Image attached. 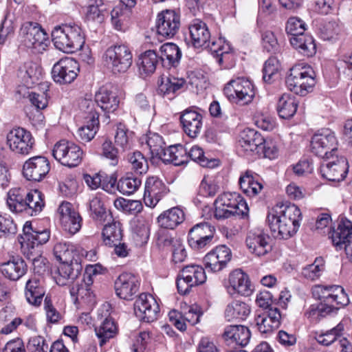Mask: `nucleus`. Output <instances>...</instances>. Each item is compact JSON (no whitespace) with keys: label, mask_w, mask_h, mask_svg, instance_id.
Wrapping results in <instances>:
<instances>
[{"label":"nucleus","mask_w":352,"mask_h":352,"mask_svg":"<svg viewBox=\"0 0 352 352\" xmlns=\"http://www.w3.org/2000/svg\"><path fill=\"white\" fill-rule=\"evenodd\" d=\"M26 194L25 190L20 188H12L9 190L6 203L11 211L17 213L25 212Z\"/></svg>","instance_id":"58836bf2"},{"label":"nucleus","mask_w":352,"mask_h":352,"mask_svg":"<svg viewBox=\"0 0 352 352\" xmlns=\"http://www.w3.org/2000/svg\"><path fill=\"white\" fill-rule=\"evenodd\" d=\"M140 283L131 273H122L115 280L114 288L116 295L121 299L131 300L137 296Z\"/></svg>","instance_id":"a211bd4d"},{"label":"nucleus","mask_w":352,"mask_h":352,"mask_svg":"<svg viewBox=\"0 0 352 352\" xmlns=\"http://www.w3.org/2000/svg\"><path fill=\"white\" fill-rule=\"evenodd\" d=\"M251 312L250 306L241 300H233L229 303L225 310V317L230 322L245 320Z\"/></svg>","instance_id":"f704fd0d"},{"label":"nucleus","mask_w":352,"mask_h":352,"mask_svg":"<svg viewBox=\"0 0 352 352\" xmlns=\"http://www.w3.org/2000/svg\"><path fill=\"white\" fill-rule=\"evenodd\" d=\"M223 93L230 102L239 105L249 104L255 95L252 83L245 78L230 80L225 86Z\"/></svg>","instance_id":"0eeeda50"},{"label":"nucleus","mask_w":352,"mask_h":352,"mask_svg":"<svg viewBox=\"0 0 352 352\" xmlns=\"http://www.w3.org/2000/svg\"><path fill=\"white\" fill-rule=\"evenodd\" d=\"M223 93L230 102L239 105L249 104L255 95L252 83L245 78L230 80L225 86Z\"/></svg>","instance_id":"423d86ee"},{"label":"nucleus","mask_w":352,"mask_h":352,"mask_svg":"<svg viewBox=\"0 0 352 352\" xmlns=\"http://www.w3.org/2000/svg\"><path fill=\"white\" fill-rule=\"evenodd\" d=\"M314 72L310 67L296 65L289 70L285 78L287 88L296 95L304 96L311 91L316 84Z\"/></svg>","instance_id":"7ed1b4c3"},{"label":"nucleus","mask_w":352,"mask_h":352,"mask_svg":"<svg viewBox=\"0 0 352 352\" xmlns=\"http://www.w3.org/2000/svg\"><path fill=\"white\" fill-rule=\"evenodd\" d=\"M160 306L155 298L149 294H141L134 302V313L142 322H152L157 320Z\"/></svg>","instance_id":"ddd939ff"},{"label":"nucleus","mask_w":352,"mask_h":352,"mask_svg":"<svg viewBox=\"0 0 352 352\" xmlns=\"http://www.w3.org/2000/svg\"><path fill=\"white\" fill-rule=\"evenodd\" d=\"M95 98L97 107L105 113L115 111L119 105V100L116 92L108 90L106 87H101L96 92Z\"/></svg>","instance_id":"2f4dec72"},{"label":"nucleus","mask_w":352,"mask_h":352,"mask_svg":"<svg viewBox=\"0 0 352 352\" xmlns=\"http://www.w3.org/2000/svg\"><path fill=\"white\" fill-rule=\"evenodd\" d=\"M298 101L296 98L289 94H283L277 102V112L282 119H289L292 118L298 107Z\"/></svg>","instance_id":"e433bc0d"},{"label":"nucleus","mask_w":352,"mask_h":352,"mask_svg":"<svg viewBox=\"0 0 352 352\" xmlns=\"http://www.w3.org/2000/svg\"><path fill=\"white\" fill-rule=\"evenodd\" d=\"M320 173L328 181H342L348 173V162L344 157H336V160L322 163L320 167Z\"/></svg>","instance_id":"aec40b11"},{"label":"nucleus","mask_w":352,"mask_h":352,"mask_svg":"<svg viewBox=\"0 0 352 352\" xmlns=\"http://www.w3.org/2000/svg\"><path fill=\"white\" fill-rule=\"evenodd\" d=\"M87 281L85 279L81 280V283L78 282L74 285L70 289V294L72 296L75 297L74 303L78 301V298H80L82 300H87L88 302H91L94 298L93 292L91 291L90 286L93 283L91 275H88Z\"/></svg>","instance_id":"37998d69"},{"label":"nucleus","mask_w":352,"mask_h":352,"mask_svg":"<svg viewBox=\"0 0 352 352\" xmlns=\"http://www.w3.org/2000/svg\"><path fill=\"white\" fill-rule=\"evenodd\" d=\"M333 245L337 250H345L346 245L352 243V222L345 219L338 223L336 230L329 233Z\"/></svg>","instance_id":"a878e982"},{"label":"nucleus","mask_w":352,"mask_h":352,"mask_svg":"<svg viewBox=\"0 0 352 352\" xmlns=\"http://www.w3.org/2000/svg\"><path fill=\"white\" fill-rule=\"evenodd\" d=\"M42 76V68L37 63L27 61L18 69L17 76L21 79L25 87H32L38 84Z\"/></svg>","instance_id":"bb28decb"},{"label":"nucleus","mask_w":352,"mask_h":352,"mask_svg":"<svg viewBox=\"0 0 352 352\" xmlns=\"http://www.w3.org/2000/svg\"><path fill=\"white\" fill-rule=\"evenodd\" d=\"M289 42L300 54L311 57L316 53V45L312 36L308 34H298L295 37L290 36Z\"/></svg>","instance_id":"7c9ffc66"},{"label":"nucleus","mask_w":352,"mask_h":352,"mask_svg":"<svg viewBox=\"0 0 352 352\" xmlns=\"http://www.w3.org/2000/svg\"><path fill=\"white\" fill-rule=\"evenodd\" d=\"M160 61L159 54L153 50H146L142 53L137 63L140 74L148 76L153 74Z\"/></svg>","instance_id":"c9c22d12"},{"label":"nucleus","mask_w":352,"mask_h":352,"mask_svg":"<svg viewBox=\"0 0 352 352\" xmlns=\"http://www.w3.org/2000/svg\"><path fill=\"white\" fill-rule=\"evenodd\" d=\"M185 220V214L179 206L173 207L162 212L157 217L161 228L173 230Z\"/></svg>","instance_id":"473e14b6"},{"label":"nucleus","mask_w":352,"mask_h":352,"mask_svg":"<svg viewBox=\"0 0 352 352\" xmlns=\"http://www.w3.org/2000/svg\"><path fill=\"white\" fill-rule=\"evenodd\" d=\"M45 294V281L43 278L33 277L28 280L25 285V297L30 304L39 306Z\"/></svg>","instance_id":"c756f323"},{"label":"nucleus","mask_w":352,"mask_h":352,"mask_svg":"<svg viewBox=\"0 0 352 352\" xmlns=\"http://www.w3.org/2000/svg\"><path fill=\"white\" fill-rule=\"evenodd\" d=\"M105 10L103 0H89L86 17L89 21L102 23Z\"/></svg>","instance_id":"5fc2aeb1"},{"label":"nucleus","mask_w":352,"mask_h":352,"mask_svg":"<svg viewBox=\"0 0 352 352\" xmlns=\"http://www.w3.org/2000/svg\"><path fill=\"white\" fill-rule=\"evenodd\" d=\"M50 238L49 229H38L34 228L30 221H26L23 228V234L19 238L23 254H42V245L45 244Z\"/></svg>","instance_id":"20e7f679"},{"label":"nucleus","mask_w":352,"mask_h":352,"mask_svg":"<svg viewBox=\"0 0 352 352\" xmlns=\"http://www.w3.org/2000/svg\"><path fill=\"white\" fill-rule=\"evenodd\" d=\"M192 43L195 47H209L210 33L205 23L195 19L189 26Z\"/></svg>","instance_id":"c85d7f7f"},{"label":"nucleus","mask_w":352,"mask_h":352,"mask_svg":"<svg viewBox=\"0 0 352 352\" xmlns=\"http://www.w3.org/2000/svg\"><path fill=\"white\" fill-rule=\"evenodd\" d=\"M180 26V16L174 10H166L158 14L156 21L157 32L164 38L173 37Z\"/></svg>","instance_id":"dca6fc26"},{"label":"nucleus","mask_w":352,"mask_h":352,"mask_svg":"<svg viewBox=\"0 0 352 352\" xmlns=\"http://www.w3.org/2000/svg\"><path fill=\"white\" fill-rule=\"evenodd\" d=\"M188 160L190 159L197 162L200 166L207 168H214L218 165V161L216 159H208L204 155V152L201 148L194 146L188 152Z\"/></svg>","instance_id":"3c124183"},{"label":"nucleus","mask_w":352,"mask_h":352,"mask_svg":"<svg viewBox=\"0 0 352 352\" xmlns=\"http://www.w3.org/2000/svg\"><path fill=\"white\" fill-rule=\"evenodd\" d=\"M17 232V227L10 217L0 215V238H8Z\"/></svg>","instance_id":"338daca9"},{"label":"nucleus","mask_w":352,"mask_h":352,"mask_svg":"<svg viewBox=\"0 0 352 352\" xmlns=\"http://www.w3.org/2000/svg\"><path fill=\"white\" fill-rule=\"evenodd\" d=\"M28 260L32 261L34 274L43 276L49 271L50 263L47 259L42 256V254H23Z\"/></svg>","instance_id":"680f3d73"},{"label":"nucleus","mask_w":352,"mask_h":352,"mask_svg":"<svg viewBox=\"0 0 352 352\" xmlns=\"http://www.w3.org/2000/svg\"><path fill=\"white\" fill-rule=\"evenodd\" d=\"M337 285H316L312 289L313 297L320 302L316 306L312 305L309 312V316L317 314L318 317H325L331 314H336L339 307L331 304L332 296H333Z\"/></svg>","instance_id":"6e6552de"},{"label":"nucleus","mask_w":352,"mask_h":352,"mask_svg":"<svg viewBox=\"0 0 352 352\" xmlns=\"http://www.w3.org/2000/svg\"><path fill=\"white\" fill-rule=\"evenodd\" d=\"M324 270V261L322 257H317L314 262L302 269V274L305 278L314 280L320 277Z\"/></svg>","instance_id":"e2e57ef3"},{"label":"nucleus","mask_w":352,"mask_h":352,"mask_svg":"<svg viewBox=\"0 0 352 352\" xmlns=\"http://www.w3.org/2000/svg\"><path fill=\"white\" fill-rule=\"evenodd\" d=\"M67 33L65 32V25L55 27L52 32V41L56 49L65 53L72 54Z\"/></svg>","instance_id":"de8ad7c7"},{"label":"nucleus","mask_w":352,"mask_h":352,"mask_svg":"<svg viewBox=\"0 0 352 352\" xmlns=\"http://www.w3.org/2000/svg\"><path fill=\"white\" fill-rule=\"evenodd\" d=\"M50 165L48 160L41 155L28 160L23 164V175L30 181L40 182L49 173Z\"/></svg>","instance_id":"2eb2a0df"},{"label":"nucleus","mask_w":352,"mask_h":352,"mask_svg":"<svg viewBox=\"0 0 352 352\" xmlns=\"http://www.w3.org/2000/svg\"><path fill=\"white\" fill-rule=\"evenodd\" d=\"M338 141L329 129H322L314 135L311 141V152L320 157L329 159L337 151Z\"/></svg>","instance_id":"9d476101"},{"label":"nucleus","mask_w":352,"mask_h":352,"mask_svg":"<svg viewBox=\"0 0 352 352\" xmlns=\"http://www.w3.org/2000/svg\"><path fill=\"white\" fill-rule=\"evenodd\" d=\"M89 210L91 211V217L94 220L102 223L113 221L111 211L107 209L102 200L98 197L90 201Z\"/></svg>","instance_id":"4c0bfd02"},{"label":"nucleus","mask_w":352,"mask_h":352,"mask_svg":"<svg viewBox=\"0 0 352 352\" xmlns=\"http://www.w3.org/2000/svg\"><path fill=\"white\" fill-rule=\"evenodd\" d=\"M79 72V64L74 58L66 57L55 63L52 69V77L60 85L70 84L74 81Z\"/></svg>","instance_id":"f8f14e48"},{"label":"nucleus","mask_w":352,"mask_h":352,"mask_svg":"<svg viewBox=\"0 0 352 352\" xmlns=\"http://www.w3.org/2000/svg\"><path fill=\"white\" fill-rule=\"evenodd\" d=\"M270 240V236L263 232H249L245 243L252 254L261 256L272 251V247L269 243Z\"/></svg>","instance_id":"393cba45"},{"label":"nucleus","mask_w":352,"mask_h":352,"mask_svg":"<svg viewBox=\"0 0 352 352\" xmlns=\"http://www.w3.org/2000/svg\"><path fill=\"white\" fill-rule=\"evenodd\" d=\"M114 205L118 209H121L123 212L133 215L137 214L143 209L140 201L129 200L124 198L117 199L114 201Z\"/></svg>","instance_id":"bf43d9fd"},{"label":"nucleus","mask_w":352,"mask_h":352,"mask_svg":"<svg viewBox=\"0 0 352 352\" xmlns=\"http://www.w3.org/2000/svg\"><path fill=\"white\" fill-rule=\"evenodd\" d=\"M226 207L232 210L235 216L238 215L242 217L247 216L249 210L248 204L243 198L235 192L234 193V197L232 198L228 206Z\"/></svg>","instance_id":"0e129e2a"},{"label":"nucleus","mask_w":352,"mask_h":352,"mask_svg":"<svg viewBox=\"0 0 352 352\" xmlns=\"http://www.w3.org/2000/svg\"><path fill=\"white\" fill-rule=\"evenodd\" d=\"M239 184L241 189L247 196L252 197L258 195L263 188V185L255 180L253 173L247 170L239 178Z\"/></svg>","instance_id":"a19ab883"},{"label":"nucleus","mask_w":352,"mask_h":352,"mask_svg":"<svg viewBox=\"0 0 352 352\" xmlns=\"http://www.w3.org/2000/svg\"><path fill=\"white\" fill-rule=\"evenodd\" d=\"M228 283V292L231 295L237 293L248 296L252 294V289L249 276L240 269L235 270L230 274Z\"/></svg>","instance_id":"5701e85b"},{"label":"nucleus","mask_w":352,"mask_h":352,"mask_svg":"<svg viewBox=\"0 0 352 352\" xmlns=\"http://www.w3.org/2000/svg\"><path fill=\"white\" fill-rule=\"evenodd\" d=\"M19 38L22 45L36 52L45 50L49 41L48 35L36 22H24L19 30Z\"/></svg>","instance_id":"39448f33"},{"label":"nucleus","mask_w":352,"mask_h":352,"mask_svg":"<svg viewBox=\"0 0 352 352\" xmlns=\"http://www.w3.org/2000/svg\"><path fill=\"white\" fill-rule=\"evenodd\" d=\"M28 266L24 259L19 256H12L0 264V271L3 276L10 280H17L27 272Z\"/></svg>","instance_id":"b1692460"},{"label":"nucleus","mask_w":352,"mask_h":352,"mask_svg":"<svg viewBox=\"0 0 352 352\" xmlns=\"http://www.w3.org/2000/svg\"><path fill=\"white\" fill-rule=\"evenodd\" d=\"M7 144L13 152L28 155L33 148L34 139L29 131L18 127L8 133Z\"/></svg>","instance_id":"4468645a"},{"label":"nucleus","mask_w":352,"mask_h":352,"mask_svg":"<svg viewBox=\"0 0 352 352\" xmlns=\"http://www.w3.org/2000/svg\"><path fill=\"white\" fill-rule=\"evenodd\" d=\"M166 192V186L162 180L157 177H149L144 188V201L146 206L155 207Z\"/></svg>","instance_id":"4be33fe9"},{"label":"nucleus","mask_w":352,"mask_h":352,"mask_svg":"<svg viewBox=\"0 0 352 352\" xmlns=\"http://www.w3.org/2000/svg\"><path fill=\"white\" fill-rule=\"evenodd\" d=\"M203 116L193 107L185 109L181 113L179 120L184 131L190 138H195L202 129Z\"/></svg>","instance_id":"412c9836"},{"label":"nucleus","mask_w":352,"mask_h":352,"mask_svg":"<svg viewBox=\"0 0 352 352\" xmlns=\"http://www.w3.org/2000/svg\"><path fill=\"white\" fill-rule=\"evenodd\" d=\"M62 226L65 231H67L72 234L78 232L82 224V218L79 213H73V216L69 217H65L61 221Z\"/></svg>","instance_id":"774afa93"},{"label":"nucleus","mask_w":352,"mask_h":352,"mask_svg":"<svg viewBox=\"0 0 352 352\" xmlns=\"http://www.w3.org/2000/svg\"><path fill=\"white\" fill-rule=\"evenodd\" d=\"M42 197L43 195L41 192L38 190L27 192L25 196L26 206H25V212L31 216L36 215L40 212L45 205Z\"/></svg>","instance_id":"c03bdc74"},{"label":"nucleus","mask_w":352,"mask_h":352,"mask_svg":"<svg viewBox=\"0 0 352 352\" xmlns=\"http://www.w3.org/2000/svg\"><path fill=\"white\" fill-rule=\"evenodd\" d=\"M104 58L114 74L126 72L132 65L133 56L128 46L116 44L107 49Z\"/></svg>","instance_id":"1a4fd4ad"},{"label":"nucleus","mask_w":352,"mask_h":352,"mask_svg":"<svg viewBox=\"0 0 352 352\" xmlns=\"http://www.w3.org/2000/svg\"><path fill=\"white\" fill-rule=\"evenodd\" d=\"M301 219L302 214L297 206L279 203L268 210L266 221L274 237L287 239L296 233Z\"/></svg>","instance_id":"f257e3e1"},{"label":"nucleus","mask_w":352,"mask_h":352,"mask_svg":"<svg viewBox=\"0 0 352 352\" xmlns=\"http://www.w3.org/2000/svg\"><path fill=\"white\" fill-rule=\"evenodd\" d=\"M231 258L230 249L225 245H221L208 252L204 258V263L206 270L217 272L226 267Z\"/></svg>","instance_id":"f3484780"},{"label":"nucleus","mask_w":352,"mask_h":352,"mask_svg":"<svg viewBox=\"0 0 352 352\" xmlns=\"http://www.w3.org/2000/svg\"><path fill=\"white\" fill-rule=\"evenodd\" d=\"M265 139L257 131L247 128L242 131L239 135V151L245 155H257L261 150Z\"/></svg>","instance_id":"6ab92c4d"},{"label":"nucleus","mask_w":352,"mask_h":352,"mask_svg":"<svg viewBox=\"0 0 352 352\" xmlns=\"http://www.w3.org/2000/svg\"><path fill=\"white\" fill-rule=\"evenodd\" d=\"M160 52L159 56L163 67L168 68L178 65L182 57V52L176 44L166 43L160 47Z\"/></svg>","instance_id":"72a5a7b5"},{"label":"nucleus","mask_w":352,"mask_h":352,"mask_svg":"<svg viewBox=\"0 0 352 352\" xmlns=\"http://www.w3.org/2000/svg\"><path fill=\"white\" fill-rule=\"evenodd\" d=\"M54 254L60 265L54 276L56 283L64 286L74 283L80 275L82 267L74 246L67 243H58L54 247Z\"/></svg>","instance_id":"f03ea898"},{"label":"nucleus","mask_w":352,"mask_h":352,"mask_svg":"<svg viewBox=\"0 0 352 352\" xmlns=\"http://www.w3.org/2000/svg\"><path fill=\"white\" fill-rule=\"evenodd\" d=\"M65 32L67 33L72 52L80 50L85 44V36L82 34L81 28L78 26L65 25Z\"/></svg>","instance_id":"a18cd8bd"},{"label":"nucleus","mask_w":352,"mask_h":352,"mask_svg":"<svg viewBox=\"0 0 352 352\" xmlns=\"http://www.w3.org/2000/svg\"><path fill=\"white\" fill-rule=\"evenodd\" d=\"M307 29L306 23L296 16L289 17L285 25V32L288 35L295 37L298 34L305 33Z\"/></svg>","instance_id":"69168bd1"},{"label":"nucleus","mask_w":352,"mask_h":352,"mask_svg":"<svg viewBox=\"0 0 352 352\" xmlns=\"http://www.w3.org/2000/svg\"><path fill=\"white\" fill-rule=\"evenodd\" d=\"M141 179L132 173L122 177L117 183V189L123 195H131L138 190L141 185Z\"/></svg>","instance_id":"09e8293b"},{"label":"nucleus","mask_w":352,"mask_h":352,"mask_svg":"<svg viewBox=\"0 0 352 352\" xmlns=\"http://www.w3.org/2000/svg\"><path fill=\"white\" fill-rule=\"evenodd\" d=\"M279 69L278 60L274 57L269 58L264 64L263 68V81L268 84H272L278 77Z\"/></svg>","instance_id":"4d7b16f0"},{"label":"nucleus","mask_w":352,"mask_h":352,"mask_svg":"<svg viewBox=\"0 0 352 352\" xmlns=\"http://www.w3.org/2000/svg\"><path fill=\"white\" fill-rule=\"evenodd\" d=\"M215 228L208 222H201L195 225L188 232V236L202 239L210 237L214 239Z\"/></svg>","instance_id":"052dcab7"},{"label":"nucleus","mask_w":352,"mask_h":352,"mask_svg":"<svg viewBox=\"0 0 352 352\" xmlns=\"http://www.w3.org/2000/svg\"><path fill=\"white\" fill-rule=\"evenodd\" d=\"M228 344H235L241 347L246 346L251 337L250 329L243 325H229L223 334Z\"/></svg>","instance_id":"cd10ccee"},{"label":"nucleus","mask_w":352,"mask_h":352,"mask_svg":"<svg viewBox=\"0 0 352 352\" xmlns=\"http://www.w3.org/2000/svg\"><path fill=\"white\" fill-rule=\"evenodd\" d=\"M92 122L86 123L78 129L77 136L80 141L88 142L95 136L99 128V120L92 118Z\"/></svg>","instance_id":"13d9d810"},{"label":"nucleus","mask_w":352,"mask_h":352,"mask_svg":"<svg viewBox=\"0 0 352 352\" xmlns=\"http://www.w3.org/2000/svg\"><path fill=\"white\" fill-rule=\"evenodd\" d=\"M128 160L131 164V168L139 175L145 174L148 169L147 160L138 151L128 154Z\"/></svg>","instance_id":"6e6d98bb"},{"label":"nucleus","mask_w":352,"mask_h":352,"mask_svg":"<svg viewBox=\"0 0 352 352\" xmlns=\"http://www.w3.org/2000/svg\"><path fill=\"white\" fill-rule=\"evenodd\" d=\"M183 78H177L174 76L162 78L158 82L157 92L163 96H168L176 94L185 84Z\"/></svg>","instance_id":"ea45409f"},{"label":"nucleus","mask_w":352,"mask_h":352,"mask_svg":"<svg viewBox=\"0 0 352 352\" xmlns=\"http://www.w3.org/2000/svg\"><path fill=\"white\" fill-rule=\"evenodd\" d=\"M96 334L100 340V344L102 346L110 338L114 337L117 332V328L112 318H105L99 328H96Z\"/></svg>","instance_id":"49530a36"},{"label":"nucleus","mask_w":352,"mask_h":352,"mask_svg":"<svg viewBox=\"0 0 352 352\" xmlns=\"http://www.w3.org/2000/svg\"><path fill=\"white\" fill-rule=\"evenodd\" d=\"M52 155L61 164L71 168L81 162L82 151L74 142L61 140L54 145Z\"/></svg>","instance_id":"9b49d317"},{"label":"nucleus","mask_w":352,"mask_h":352,"mask_svg":"<svg viewBox=\"0 0 352 352\" xmlns=\"http://www.w3.org/2000/svg\"><path fill=\"white\" fill-rule=\"evenodd\" d=\"M344 331V324L339 323L336 327L331 329L327 331L325 333H322L316 337L317 342L324 346H329L332 343L338 341L342 337V331Z\"/></svg>","instance_id":"603ef678"},{"label":"nucleus","mask_w":352,"mask_h":352,"mask_svg":"<svg viewBox=\"0 0 352 352\" xmlns=\"http://www.w3.org/2000/svg\"><path fill=\"white\" fill-rule=\"evenodd\" d=\"M79 108L80 111L84 113L83 118L85 120V123L92 122V118L94 117L96 120H99V112L97 109V102L95 99L83 98L79 103Z\"/></svg>","instance_id":"864d4df0"},{"label":"nucleus","mask_w":352,"mask_h":352,"mask_svg":"<svg viewBox=\"0 0 352 352\" xmlns=\"http://www.w3.org/2000/svg\"><path fill=\"white\" fill-rule=\"evenodd\" d=\"M179 274L185 278L186 276L191 278V281H193L197 285L204 283L206 280L205 270L197 265H186L182 268Z\"/></svg>","instance_id":"8fccbe9b"},{"label":"nucleus","mask_w":352,"mask_h":352,"mask_svg":"<svg viewBox=\"0 0 352 352\" xmlns=\"http://www.w3.org/2000/svg\"><path fill=\"white\" fill-rule=\"evenodd\" d=\"M102 230L103 241L106 245L111 246L113 243H117L122 239V230L118 221H113L106 222Z\"/></svg>","instance_id":"79ce46f5"}]
</instances>
